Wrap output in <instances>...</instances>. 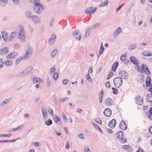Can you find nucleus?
<instances>
[{
    "mask_svg": "<svg viewBox=\"0 0 152 152\" xmlns=\"http://www.w3.org/2000/svg\"><path fill=\"white\" fill-rule=\"evenodd\" d=\"M40 81L41 79L39 78L35 77L33 79V83L34 84L38 82H39Z\"/></svg>",
    "mask_w": 152,
    "mask_h": 152,
    "instance_id": "36",
    "label": "nucleus"
},
{
    "mask_svg": "<svg viewBox=\"0 0 152 152\" xmlns=\"http://www.w3.org/2000/svg\"><path fill=\"white\" fill-rule=\"evenodd\" d=\"M62 118L63 119L64 122H67L68 121V119L64 113H62Z\"/></svg>",
    "mask_w": 152,
    "mask_h": 152,
    "instance_id": "46",
    "label": "nucleus"
},
{
    "mask_svg": "<svg viewBox=\"0 0 152 152\" xmlns=\"http://www.w3.org/2000/svg\"><path fill=\"white\" fill-rule=\"evenodd\" d=\"M8 0H0V6L2 7H4L7 5Z\"/></svg>",
    "mask_w": 152,
    "mask_h": 152,
    "instance_id": "20",
    "label": "nucleus"
},
{
    "mask_svg": "<svg viewBox=\"0 0 152 152\" xmlns=\"http://www.w3.org/2000/svg\"><path fill=\"white\" fill-rule=\"evenodd\" d=\"M26 51V52L24 55L23 56V58L25 60L29 58L31 55L33 51L32 47L29 46L28 49Z\"/></svg>",
    "mask_w": 152,
    "mask_h": 152,
    "instance_id": "5",
    "label": "nucleus"
},
{
    "mask_svg": "<svg viewBox=\"0 0 152 152\" xmlns=\"http://www.w3.org/2000/svg\"><path fill=\"white\" fill-rule=\"evenodd\" d=\"M5 64L7 66H10L12 65V62L10 61H7L5 62Z\"/></svg>",
    "mask_w": 152,
    "mask_h": 152,
    "instance_id": "45",
    "label": "nucleus"
},
{
    "mask_svg": "<svg viewBox=\"0 0 152 152\" xmlns=\"http://www.w3.org/2000/svg\"><path fill=\"white\" fill-rule=\"evenodd\" d=\"M116 124V123L115 119H113L110 122L108 126L109 127L113 129L115 126V124Z\"/></svg>",
    "mask_w": 152,
    "mask_h": 152,
    "instance_id": "14",
    "label": "nucleus"
},
{
    "mask_svg": "<svg viewBox=\"0 0 152 152\" xmlns=\"http://www.w3.org/2000/svg\"><path fill=\"white\" fill-rule=\"evenodd\" d=\"M49 113L51 115H53V112L52 109H50L49 111Z\"/></svg>",
    "mask_w": 152,
    "mask_h": 152,
    "instance_id": "64",
    "label": "nucleus"
},
{
    "mask_svg": "<svg viewBox=\"0 0 152 152\" xmlns=\"http://www.w3.org/2000/svg\"><path fill=\"white\" fill-rule=\"evenodd\" d=\"M104 102L107 106H109L112 104V100L110 98H109L106 99L105 100Z\"/></svg>",
    "mask_w": 152,
    "mask_h": 152,
    "instance_id": "23",
    "label": "nucleus"
},
{
    "mask_svg": "<svg viewBox=\"0 0 152 152\" xmlns=\"http://www.w3.org/2000/svg\"><path fill=\"white\" fill-rule=\"evenodd\" d=\"M16 34V31H13L12 32L10 35L9 38V41H12L13 39L15 37Z\"/></svg>",
    "mask_w": 152,
    "mask_h": 152,
    "instance_id": "21",
    "label": "nucleus"
},
{
    "mask_svg": "<svg viewBox=\"0 0 152 152\" xmlns=\"http://www.w3.org/2000/svg\"><path fill=\"white\" fill-rule=\"evenodd\" d=\"M55 66H53L51 68L50 70V74H52L54 72H55Z\"/></svg>",
    "mask_w": 152,
    "mask_h": 152,
    "instance_id": "50",
    "label": "nucleus"
},
{
    "mask_svg": "<svg viewBox=\"0 0 152 152\" xmlns=\"http://www.w3.org/2000/svg\"><path fill=\"white\" fill-rule=\"evenodd\" d=\"M113 83L116 87L119 88L121 86L123 80L121 77H117L114 79Z\"/></svg>",
    "mask_w": 152,
    "mask_h": 152,
    "instance_id": "4",
    "label": "nucleus"
},
{
    "mask_svg": "<svg viewBox=\"0 0 152 152\" xmlns=\"http://www.w3.org/2000/svg\"><path fill=\"white\" fill-rule=\"evenodd\" d=\"M92 124L93 125L94 127L97 129L99 127L98 125L94 124L93 122L92 123Z\"/></svg>",
    "mask_w": 152,
    "mask_h": 152,
    "instance_id": "59",
    "label": "nucleus"
},
{
    "mask_svg": "<svg viewBox=\"0 0 152 152\" xmlns=\"http://www.w3.org/2000/svg\"><path fill=\"white\" fill-rule=\"evenodd\" d=\"M84 151L85 152H90V151L88 147H86L84 148Z\"/></svg>",
    "mask_w": 152,
    "mask_h": 152,
    "instance_id": "56",
    "label": "nucleus"
},
{
    "mask_svg": "<svg viewBox=\"0 0 152 152\" xmlns=\"http://www.w3.org/2000/svg\"><path fill=\"white\" fill-rule=\"evenodd\" d=\"M113 72L112 71L110 72L106 78V80H107L110 79L113 75Z\"/></svg>",
    "mask_w": 152,
    "mask_h": 152,
    "instance_id": "47",
    "label": "nucleus"
},
{
    "mask_svg": "<svg viewBox=\"0 0 152 152\" xmlns=\"http://www.w3.org/2000/svg\"><path fill=\"white\" fill-rule=\"evenodd\" d=\"M141 67L142 70L144 72H145L146 69H148V66L146 65H145V64H143L141 65Z\"/></svg>",
    "mask_w": 152,
    "mask_h": 152,
    "instance_id": "42",
    "label": "nucleus"
},
{
    "mask_svg": "<svg viewBox=\"0 0 152 152\" xmlns=\"http://www.w3.org/2000/svg\"><path fill=\"white\" fill-rule=\"evenodd\" d=\"M146 70L145 71V72L148 75H150V72L149 69L148 68V69H146Z\"/></svg>",
    "mask_w": 152,
    "mask_h": 152,
    "instance_id": "61",
    "label": "nucleus"
},
{
    "mask_svg": "<svg viewBox=\"0 0 152 152\" xmlns=\"http://www.w3.org/2000/svg\"><path fill=\"white\" fill-rule=\"evenodd\" d=\"M20 47V45L18 43H16L14 44V48L16 49H18Z\"/></svg>",
    "mask_w": 152,
    "mask_h": 152,
    "instance_id": "62",
    "label": "nucleus"
},
{
    "mask_svg": "<svg viewBox=\"0 0 152 152\" xmlns=\"http://www.w3.org/2000/svg\"><path fill=\"white\" fill-rule=\"evenodd\" d=\"M101 25L100 23H96L93 25V26L91 27V30L97 28L99 27Z\"/></svg>",
    "mask_w": 152,
    "mask_h": 152,
    "instance_id": "30",
    "label": "nucleus"
},
{
    "mask_svg": "<svg viewBox=\"0 0 152 152\" xmlns=\"http://www.w3.org/2000/svg\"><path fill=\"white\" fill-rule=\"evenodd\" d=\"M55 21V20L53 18H52L51 19L50 21V27H51L53 26V24L54 23Z\"/></svg>",
    "mask_w": 152,
    "mask_h": 152,
    "instance_id": "58",
    "label": "nucleus"
},
{
    "mask_svg": "<svg viewBox=\"0 0 152 152\" xmlns=\"http://www.w3.org/2000/svg\"><path fill=\"white\" fill-rule=\"evenodd\" d=\"M58 53V50L56 49L54 50L52 52L51 55V57L52 58L54 57Z\"/></svg>",
    "mask_w": 152,
    "mask_h": 152,
    "instance_id": "33",
    "label": "nucleus"
},
{
    "mask_svg": "<svg viewBox=\"0 0 152 152\" xmlns=\"http://www.w3.org/2000/svg\"><path fill=\"white\" fill-rule=\"evenodd\" d=\"M119 127L120 128L123 130H126L127 127V126L123 120H121L120 123Z\"/></svg>",
    "mask_w": 152,
    "mask_h": 152,
    "instance_id": "12",
    "label": "nucleus"
},
{
    "mask_svg": "<svg viewBox=\"0 0 152 152\" xmlns=\"http://www.w3.org/2000/svg\"><path fill=\"white\" fill-rule=\"evenodd\" d=\"M60 119L61 118L59 117H58V118L57 117H56L54 119V120L55 121L58 125H61V122L60 121V122H58L59 121H60Z\"/></svg>",
    "mask_w": 152,
    "mask_h": 152,
    "instance_id": "38",
    "label": "nucleus"
},
{
    "mask_svg": "<svg viewBox=\"0 0 152 152\" xmlns=\"http://www.w3.org/2000/svg\"><path fill=\"white\" fill-rule=\"evenodd\" d=\"M17 37L21 42H25L27 39L25 31H23L22 32H18Z\"/></svg>",
    "mask_w": 152,
    "mask_h": 152,
    "instance_id": "2",
    "label": "nucleus"
},
{
    "mask_svg": "<svg viewBox=\"0 0 152 152\" xmlns=\"http://www.w3.org/2000/svg\"><path fill=\"white\" fill-rule=\"evenodd\" d=\"M95 121L97 123H98L99 124H102V121L98 118H97L95 119Z\"/></svg>",
    "mask_w": 152,
    "mask_h": 152,
    "instance_id": "54",
    "label": "nucleus"
},
{
    "mask_svg": "<svg viewBox=\"0 0 152 152\" xmlns=\"http://www.w3.org/2000/svg\"><path fill=\"white\" fill-rule=\"evenodd\" d=\"M56 36L55 34H52L48 41L49 44L50 45H52L56 41Z\"/></svg>",
    "mask_w": 152,
    "mask_h": 152,
    "instance_id": "9",
    "label": "nucleus"
},
{
    "mask_svg": "<svg viewBox=\"0 0 152 152\" xmlns=\"http://www.w3.org/2000/svg\"><path fill=\"white\" fill-rule=\"evenodd\" d=\"M137 46V43L134 44L129 47L128 48V49L129 50H133L136 48Z\"/></svg>",
    "mask_w": 152,
    "mask_h": 152,
    "instance_id": "31",
    "label": "nucleus"
},
{
    "mask_svg": "<svg viewBox=\"0 0 152 152\" xmlns=\"http://www.w3.org/2000/svg\"><path fill=\"white\" fill-rule=\"evenodd\" d=\"M121 28L120 27H118L115 31L113 34L114 36L115 37H116L120 34L121 32Z\"/></svg>",
    "mask_w": 152,
    "mask_h": 152,
    "instance_id": "22",
    "label": "nucleus"
},
{
    "mask_svg": "<svg viewBox=\"0 0 152 152\" xmlns=\"http://www.w3.org/2000/svg\"><path fill=\"white\" fill-rule=\"evenodd\" d=\"M17 55V53H11L7 56V58L8 59L14 58Z\"/></svg>",
    "mask_w": 152,
    "mask_h": 152,
    "instance_id": "18",
    "label": "nucleus"
},
{
    "mask_svg": "<svg viewBox=\"0 0 152 152\" xmlns=\"http://www.w3.org/2000/svg\"><path fill=\"white\" fill-rule=\"evenodd\" d=\"M119 138V141L121 143H124L126 142V138H124L123 136Z\"/></svg>",
    "mask_w": 152,
    "mask_h": 152,
    "instance_id": "35",
    "label": "nucleus"
},
{
    "mask_svg": "<svg viewBox=\"0 0 152 152\" xmlns=\"http://www.w3.org/2000/svg\"><path fill=\"white\" fill-rule=\"evenodd\" d=\"M42 114L45 119H46V118L47 117V113L46 109L45 107L43 106L41 109Z\"/></svg>",
    "mask_w": 152,
    "mask_h": 152,
    "instance_id": "15",
    "label": "nucleus"
},
{
    "mask_svg": "<svg viewBox=\"0 0 152 152\" xmlns=\"http://www.w3.org/2000/svg\"><path fill=\"white\" fill-rule=\"evenodd\" d=\"M34 72L33 67L32 66H29L20 72L18 75V77H26L32 74Z\"/></svg>",
    "mask_w": 152,
    "mask_h": 152,
    "instance_id": "1",
    "label": "nucleus"
},
{
    "mask_svg": "<svg viewBox=\"0 0 152 152\" xmlns=\"http://www.w3.org/2000/svg\"><path fill=\"white\" fill-rule=\"evenodd\" d=\"M118 61L116 62L112 66V70L114 71L115 72L118 66Z\"/></svg>",
    "mask_w": 152,
    "mask_h": 152,
    "instance_id": "26",
    "label": "nucleus"
},
{
    "mask_svg": "<svg viewBox=\"0 0 152 152\" xmlns=\"http://www.w3.org/2000/svg\"><path fill=\"white\" fill-rule=\"evenodd\" d=\"M24 59L23 58V56L18 58L16 59L15 61V64L17 65L19 64L20 62L22 60Z\"/></svg>",
    "mask_w": 152,
    "mask_h": 152,
    "instance_id": "39",
    "label": "nucleus"
},
{
    "mask_svg": "<svg viewBox=\"0 0 152 152\" xmlns=\"http://www.w3.org/2000/svg\"><path fill=\"white\" fill-rule=\"evenodd\" d=\"M8 52V48L6 47L0 50V55H5Z\"/></svg>",
    "mask_w": 152,
    "mask_h": 152,
    "instance_id": "17",
    "label": "nucleus"
},
{
    "mask_svg": "<svg viewBox=\"0 0 152 152\" xmlns=\"http://www.w3.org/2000/svg\"><path fill=\"white\" fill-rule=\"evenodd\" d=\"M147 101L149 102H152V92L148 94L146 98Z\"/></svg>",
    "mask_w": 152,
    "mask_h": 152,
    "instance_id": "24",
    "label": "nucleus"
},
{
    "mask_svg": "<svg viewBox=\"0 0 152 152\" xmlns=\"http://www.w3.org/2000/svg\"><path fill=\"white\" fill-rule=\"evenodd\" d=\"M108 0H106L105 1L101 4L99 6L100 7H104L107 5L108 4Z\"/></svg>",
    "mask_w": 152,
    "mask_h": 152,
    "instance_id": "43",
    "label": "nucleus"
},
{
    "mask_svg": "<svg viewBox=\"0 0 152 152\" xmlns=\"http://www.w3.org/2000/svg\"><path fill=\"white\" fill-rule=\"evenodd\" d=\"M68 99V97H65L64 98H61L60 99V102H64L65 101L67 100Z\"/></svg>",
    "mask_w": 152,
    "mask_h": 152,
    "instance_id": "55",
    "label": "nucleus"
},
{
    "mask_svg": "<svg viewBox=\"0 0 152 152\" xmlns=\"http://www.w3.org/2000/svg\"><path fill=\"white\" fill-rule=\"evenodd\" d=\"M112 90H113V93L114 94H116L118 92V89L117 88H112Z\"/></svg>",
    "mask_w": 152,
    "mask_h": 152,
    "instance_id": "49",
    "label": "nucleus"
},
{
    "mask_svg": "<svg viewBox=\"0 0 152 152\" xmlns=\"http://www.w3.org/2000/svg\"><path fill=\"white\" fill-rule=\"evenodd\" d=\"M25 15L26 17L28 19H31L32 17H33L34 15H33L31 12L28 11H27L25 12Z\"/></svg>",
    "mask_w": 152,
    "mask_h": 152,
    "instance_id": "19",
    "label": "nucleus"
},
{
    "mask_svg": "<svg viewBox=\"0 0 152 152\" xmlns=\"http://www.w3.org/2000/svg\"><path fill=\"white\" fill-rule=\"evenodd\" d=\"M58 74L57 73H55L54 75L53 78L54 80H56L58 79Z\"/></svg>",
    "mask_w": 152,
    "mask_h": 152,
    "instance_id": "51",
    "label": "nucleus"
},
{
    "mask_svg": "<svg viewBox=\"0 0 152 152\" xmlns=\"http://www.w3.org/2000/svg\"><path fill=\"white\" fill-rule=\"evenodd\" d=\"M136 99L137 100V103L139 105H141L143 102V98L142 97L137 96Z\"/></svg>",
    "mask_w": 152,
    "mask_h": 152,
    "instance_id": "16",
    "label": "nucleus"
},
{
    "mask_svg": "<svg viewBox=\"0 0 152 152\" xmlns=\"http://www.w3.org/2000/svg\"><path fill=\"white\" fill-rule=\"evenodd\" d=\"M90 30H91L90 28H88L86 29V32L85 34H84V37L85 38H86L88 36L89 34L90 31Z\"/></svg>",
    "mask_w": 152,
    "mask_h": 152,
    "instance_id": "34",
    "label": "nucleus"
},
{
    "mask_svg": "<svg viewBox=\"0 0 152 152\" xmlns=\"http://www.w3.org/2000/svg\"><path fill=\"white\" fill-rule=\"evenodd\" d=\"M46 83H47V86L48 87H49L50 86V85H51V83H50V79H49V78H48L47 79V80H46Z\"/></svg>",
    "mask_w": 152,
    "mask_h": 152,
    "instance_id": "52",
    "label": "nucleus"
},
{
    "mask_svg": "<svg viewBox=\"0 0 152 152\" xmlns=\"http://www.w3.org/2000/svg\"><path fill=\"white\" fill-rule=\"evenodd\" d=\"M119 76L120 77H121V78L124 79H126L128 77V73L125 71H121L119 73Z\"/></svg>",
    "mask_w": 152,
    "mask_h": 152,
    "instance_id": "7",
    "label": "nucleus"
},
{
    "mask_svg": "<svg viewBox=\"0 0 152 152\" xmlns=\"http://www.w3.org/2000/svg\"><path fill=\"white\" fill-rule=\"evenodd\" d=\"M130 59L131 62L136 66H137L138 64V63H137L138 61V59L134 57L133 56H131L130 58Z\"/></svg>",
    "mask_w": 152,
    "mask_h": 152,
    "instance_id": "13",
    "label": "nucleus"
},
{
    "mask_svg": "<svg viewBox=\"0 0 152 152\" xmlns=\"http://www.w3.org/2000/svg\"><path fill=\"white\" fill-rule=\"evenodd\" d=\"M115 135L117 136V138H119L120 137L123 136L124 133L122 131H118Z\"/></svg>",
    "mask_w": 152,
    "mask_h": 152,
    "instance_id": "27",
    "label": "nucleus"
},
{
    "mask_svg": "<svg viewBox=\"0 0 152 152\" xmlns=\"http://www.w3.org/2000/svg\"><path fill=\"white\" fill-rule=\"evenodd\" d=\"M123 147L124 149L126 151H129L130 150H131V148L129 145H125L124 146H123Z\"/></svg>",
    "mask_w": 152,
    "mask_h": 152,
    "instance_id": "44",
    "label": "nucleus"
},
{
    "mask_svg": "<svg viewBox=\"0 0 152 152\" xmlns=\"http://www.w3.org/2000/svg\"><path fill=\"white\" fill-rule=\"evenodd\" d=\"M111 110L108 108L105 109L104 111V114L106 116L109 117L111 115Z\"/></svg>",
    "mask_w": 152,
    "mask_h": 152,
    "instance_id": "11",
    "label": "nucleus"
},
{
    "mask_svg": "<svg viewBox=\"0 0 152 152\" xmlns=\"http://www.w3.org/2000/svg\"><path fill=\"white\" fill-rule=\"evenodd\" d=\"M142 54L145 56H151L152 53L149 51H145Z\"/></svg>",
    "mask_w": 152,
    "mask_h": 152,
    "instance_id": "32",
    "label": "nucleus"
},
{
    "mask_svg": "<svg viewBox=\"0 0 152 152\" xmlns=\"http://www.w3.org/2000/svg\"><path fill=\"white\" fill-rule=\"evenodd\" d=\"M31 21L35 24H38L40 21V18L36 15H34L32 18L31 19Z\"/></svg>",
    "mask_w": 152,
    "mask_h": 152,
    "instance_id": "8",
    "label": "nucleus"
},
{
    "mask_svg": "<svg viewBox=\"0 0 152 152\" xmlns=\"http://www.w3.org/2000/svg\"><path fill=\"white\" fill-rule=\"evenodd\" d=\"M127 55L126 54L122 55L120 57V60L122 61H125L126 59Z\"/></svg>",
    "mask_w": 152,
    "mask_h": 152,
    "instance_id": "40",
    "label": "nucleus"
},
{
    "mask_svg": "<svg viewBox=\"0 0 152 152\" xmlns=\"http://www.w3.org/2000/svg\"><path fill=\"white\" fill-rule=\"evenodd\" d=\"M151 79L149 76H148L147 80H146V85L147 87L151 85Z\"/></svg>",
    "mask_w": 152,
    "mask_h": 152,
    "instance_id": "29",
    "label": "nucleus"
},
{
    "mask_svg": "<svg viewBox=\"0 0 152 152\" xmlns=\"http://www.w3.org/2000/svg\"><path fill=\"white\" fill-rule=\"evenodd\" d=\"M72 36L74 38L78 39L79 41H80L81 38V34L77 30H75L74 31Z\"/></svg>",
    "mask_w": 152,
    "mask_h": 152,
    "instance_id": "6",
    "label": "nucleus"
},
{
    "mask_svg": "<svg viewBox=\"0 0 152 152\" xmlns=\"http://www.w3.org/2000/svg\"><path fill=\"white\" fill-rule=\"evenodd\" d=\"M4 64V62L2 59H0V68L2 67Z\"/></svg>",
    "mask_w": 152,
    "mask_h": 152,
    "instance_id": "60",
    "label": "nucleus"
},
{
    "mask_svg": "<svg viewBox=\"0 0 152 152\" xmlns=\"http://www.w3.org/2000/svg\"><path fill=\"white\" fill-rule=\"evenodd\" d=\"M92 71V66L90 67L89 69L88 70V74H90Z\"/></svg>",
    "mask_w": 152,
    "mask_h": 152,
    "instance_id": "63",
    "label": "nucleus"
},
{
    "mask_svg": "<svg viewBox=\"0 0 152 152\" xmlns=\"http://www.w3.org/2000/svg\"><path fill=\"white\" fill-rule=\"evenodd\" d=\"M104 94V91L103 90H102L99 95V98H102Z\"/></svg>",
    "mask_w": 152,
    "mask_h": 152,
    "instance_id": "57",
    "label": "nucleus"
},
{
    "mask_svg": "<svg viewBox=\"0 0 152 152\" xmlns=\"http://www.w3.org/2000/svg\"><path fill=\"white\" fill-rule=\"evenodd\" d=\"M11 98L5 100L0 103V105L1 106H4L6 104L8 103L10 100Z\"/></svg>",
    "mask_w": 152,
    "mask_h": 152,
    "instance_id": "25",
    "label": "nucleus"
},
{
    "mask_svg": "<svg viewBox=\"0 0 152 152\" xmlns=\"http://www.w3.org/2000/svg\"><path fill=\"white\" fill-rule=\"evenodd\" d=\"M18 28L19 30V31L18 32H22L23 31H25L24 29V26L23 25H19L18 26Z\"/></svg>",
    "mask_w": 152,
    "mask_h": 152,
    "instance_id": "41",
    "label": "nucleus"
},
{
    "mask_svg": "<svg viewBox=\"0 0 152 152\" xmlns=\"http://www.w3.org/2000/svg\"><path fill=\"white\" fill-rule=\"evenodd\" d=\"M96 8H94L93 9V7H89L86 10L85 12L86 14L90 13L91 14H93L96 10Z\"/></svg>",
    "mask_w": 152,
    "mask_h": 152,
    "instance_id": "10",
    "label": "nucleus"
},
{
    "mask_svg": "<svg viewBox=\"0 0 152 152\" xmlns=\"http://www.w3.org/2000/svg\"><path fill=\"white\" fill-rule=\"evenodd\" d=\"M45 124L47 126H49L52 124V121L50 119H48L45 122Z\"/></svg>",
    "mask_w": 152,
    "mask_h": 152,
    "instance_id": "37",
    "label": "nucleus"
},
{
    "mask_svg": "<svg viewBox=\"0 0 152 152\" xmlns=\"http://www.w3.org/2000/svg\"><path fill=\"white\" fill-rule=\"evenodd\" d=\"M34 10L35 12L40 14L43 11V7L41 4H34Z\"/></svg>",
    "mask_w": 152,
    "mask_h": 152,
    "instance_id": "3",
    "label": "nucleus"
},
{
    "mask_svg": "<svg viewBox=\"0 0 152 152\" xmlns=\"http://www.w3.org/2000/svg\"><path fill=\"white\" fill-rule=\"evenodd\" d=\"M86 77L87 78L88 80L89 81L91 82L92 80L90 77V75L88 74H87L86 75Z\"/></svg>",
    "mask_w": 152,
    "mask_h": 152,
    "instance_id": "53",
    "label": "nucleus"
},
{
    "mask_svg": "<svg viewBox=\"0 0 152 152\" xmlns=\"http://www.w3.org/2000/svg\"><path fill=\"white\" fill-rule=\"evenodd\" d=\"M137 69L139 72H140L141 73L143 72V71L142 69V67L141 66V67L140 66H138L137 67Z\"/></svg>",
    "mask_w": 152,
    "mask_h": 152,
    "instance_id": "48",
    "label": "nucleus"
},
{
    "mask_svg": "<svg viewBox=\"0 0 152 152\" xmlns=\"http://www.w3.org/2000/svg\"><path fill=\"white\" fill-rule=\"evenodd\" d=\"M7 32H6L2 31V38L5 41H7Z\"/></svg>",
    "mask_w": 152,
    "mask_h": 152,
    "instance_id": "28",
    "label": "nucleus"
}]
</instances>
